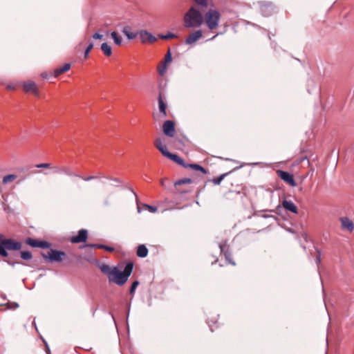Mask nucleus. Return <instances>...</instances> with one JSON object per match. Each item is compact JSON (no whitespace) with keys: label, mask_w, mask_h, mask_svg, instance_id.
Masks as SVG:
<instances>
[{"label":"nucleus","mask_w":354,"mask_h":354,"mask_svg":"<svg viewBox=\"0 0 354 354\" xmlns=\"http://www.w3.org/2000/svg\"><path fill=\"white\" fill-rule=\"evenodd\" d=\"M133 268V263L131 261L127 263L123 272H120L117 267H111L106 264L100 266L101 272L107 276L109 281L118 286H122L127 281Z\"/></svg>","instance_id":"obj_1"},{"label":"nucleus","mask_w":354,"mask_h":354,"mask_svg":"<svg viewBox=\"0 0 354 354\" xmlns=\"http://www.w3.org/2000/svg\"><path fill=\"white\" fill-rule=\"evenodd\" d=\"M154 145L164 156L172 160L178 165L185 167H189L195 171H200L205 174L207 173V170L201 165L197 164L185 165L181 158L176 154H174L168 151L166 145L164 144L162 138H157L154 141Z\"/></svg>","instance_id":"obj_2"},{"label":"nucleus","mask_w":354,"mask_h":354,"mask_svg":"<svg viewBox=\"0 0 354 354\" xmlns=\"http://www.w3.org/2000/svg\"><path fill=\"white\" fill-rule=\"evenodd\" d=\"M203 23V16L195 7H191L184 16V26L186 28H198Z\"/></svg>","instance_id":"obj_3"},{"label":"nucleus","mask_w":354,"mask_h":354,"mask_svg":"<svg viewBox=\"0 0 354 354\" xmlns=\"http://www.w3.org/2000/svg\"><path fill=\"white\" fill-rule=\"evenodd\" d=\"M22 247L21 242L16 241L12 239H6L4 235L0 234V256L7 257V250H19Z\"/></svg>","instance_id":"obj_4"},{"label":"nucleus","mask_w":354,"mask_h":354,"mask_svg":"<svg viewBox=\"0 0 354 354\" xmlns=\"http://www.w3.org/2000/svg\"><path fill=\"white\" fill-rule=\"evenodd\" d=\"M220 19V12L214 9H209L203 17V21L211 30H214L218 27Z\"/></svg>","instance_id":"obj_5"},{"label":"nucleus","mask_w":354,"mask_h":354,"mask_svg":"<svg viewBox=\"0 0 354 354\" xmlns=\"http://www.w3.org/2000/svg\"><path fill=\"white\" fill-rule=\"evenodd\" d=\"M35 167L42 169H53L54 170V173H63L68 176H73V175L72 169L70 167L68 166H52L50 163L44 162L37 164Z\"/></svg>","instance_id":"obj_6"},{"label":"nucleus","mask_w":354,"mask_h":354,"mask_svg":"<svg viewBox=\"0 0 354 354\" xmlns=\"http://www.w3.org/2000/svg\"><path fill=\"white\" fill-rule=\"evenodd\" d=\"M41 256L44 259L50 262H62L66 257V253L64 252L50 249L46 253L42 252Z\"/></svg>","instance_id":"obj_7"},{"label":"nucleus","mask_w":354,"mask_h":354,"mask_svg":"<svg viewBox=\"0 0 354 354\" xmlns=\"http://www.w3.org/2000/svg\"><path fill=\"white\" fill-rule=\"evenodd\" d=\"M138 35L142 44H153L156 41L157 38L146 30H141Z\"/></svg>","instance_id":"obj_8"},{"label":"nucleus","mask_w":354,"mask_h":354,"mask_svg":"<svg viewBox=\"0 0 354 354\" xmlns=\"http://www.w3.org/2000/svg\"><path fill=\"white\" fill-rule=\"evenodd\" d=\"M162 131L168 137H174L176 133L175 124L171 120H166L162 124Z\"/></svg>","instance_id":"obj_9"},{"label":"nucleus","mask_w":354,"mask_h":354,"mask_svg":"<svg viewBox=\"0 0 354 354\" xmlns=\"http://www.w3.org/2000/svg\"><path fill=\"white\" fill-rule=\"evenodd\" d=\"M277 174L278 177H279L281 179H282L283 181L287 183L290 186L295 187L297 185L292 174L282 170H277Z\"/></svg>","instance_id":"obj_10"},{"label":"nucleus","mask_w":354,"mask_h":354,"mask_svg":"<svg viewBox=\"0 0 354 354\" xmlns=\"http://www.w3.org/2000/svg\"><path fill=\"white\" fill-rule=\"evenodd\" d=\"M23 89L26 93H32L35 96L39 95V88L35 82L32 81L25 82L23 84Z\"/></svg>","instance_id":"obj_11"},{"label":"nucleus","mask_w":354,"mask_h":354,"mask_svg":"<svg viewBox=\"0 0 354 354\" xmlns=\"http://www.w3.org/2000/svg\"><path fill=\"white\" fill-rule=\"evenodd\" d=\"M88 238V232L86 230L82 229L79 230L77 235L73 236L70 239V241L73 243H79L86 242Z\"/></svg>","instance_id":"obj_12"},{"label":"nucleus","mask_w":354,"mask_h":354,"mask_svg":"<svg viewBox=\"0 0 354 354\" xmlns=\"http://www.w3.org/2000/svg\"><path fill=\"white\" fill-rule=\"evenodd\" d=\"M26 243L33 248H48L50 247L49 243L44 241L33 239L32 238H28L26 240Z\"/></svg>","instance_id":"obj_13"},{"label":"nucleus","mask_w":354,"mask_h":354,"mask_svg":"<svg viewBox=\"0 0 354 354\" xmlns=\"http://www.w3.org/2000/svg\"><path fill=\"white\" fill-rule=\"evenodd\" d=\"M341 223V229L352 232L354 230L353 222L348 217L344 216L339 218Z\"/></svg>","instance_id":"obj_14"},{"label":"nucleus","mask_w":354,"mask_h":354,"mask_svg":"<svg viewBox=\"0 0 354 354\" xmlns=\"http://www.w3.org/2000/svg\"><path fill=\"white\" fill-rule=\"evenodd\" d=\"M203 37V32L201 30H196L191 34H189L186 40L185 44L188 45H192L196 42L198 39H200Z\"/></svg>","instance_id":"obj_15"},{"label":"nucleus","mask_w":354,"mask_h":354,"mask_svg":"<svg viewBox=\"0 0 354 354\" xmlns=\"http://www.w3.org/2000/svg\"><path fill=\"white\" fill-rule=\"evenodd\" d=\"M282 207L292 213L297 214L298 209L297 207L294 204V203L291 201L284 200L282 201Z\"/></svg>","instance_id":"obj_16"},{"label":"nucleus","mask_w":354,"mask_h":354,"mask_svg":"<svg viewBox=\"0 0 354 354\" xmlns=\"http://www.w3.org/2000/svg\"><path fill=\"white\" fill-rule=\"evenodd\" d=\"M192 183V180L191 178H183V179H180L178 181H176L175 183H174V187L176 189V191L178 192V193H186L187 192V190H184V189H180L179 188V187L182 185H185V184H191Z\"/></svg>","instance_id":"obj_17"},{"label":"nucleus","mask_w":354,"mask_h":354,"mask_svg":"<svg viewBox=\"0 0 354 354\" xmlns=\"http://www.w3.org/2000/svg\"><path fill=\"white\" fill-rule=\"evenodd\" d=\"M219 248L221 250V252L225 255V259L229 261V263H230L233 266H235V263L232 261L230 259V254L228 252L229 246L227 245V243H220Z\"/></svg>","instance_id":"obj_18"},{"label":"nucleus","mask_w":354,"mask_h":354,"mask_svg":"<svg viewBox=\"0 0 354 354\" xmlns=\"http://www.w3.org/2000/svg\"><path fill=\"white\" fill-rule=\"evenodd\" d=\"M171 59H172L171 54L170 50H169L165 56V64L162 67L158 68V73L160 75H164V73H165V70H166V65L168 63L171 62Z\"/></svg>","instance_id":"obj_19"},{"label":"nucleus","mask_w":354,"mask_h":354,"mask_svg":"<svg viewBox=\"0 0 354 354\" xmlns=\"http://www.w3.org/2000/svg\"><path fill=\"white\" fill-rule=\"evenodd\" d=\"M71 68L70 64H65L63 66L57 68L54 70V76L55 77L59 76L61 74L67 72Z\"/></svg>","instance_id":"obj_20"},{"label":"nucleus","mask_w":354,"mask_h":354,"mask_svg":"<svg viewBox=\"0 0 354 354\" xmlns=\"http://www.w3.org/2000/svg\"><path fill=\"white\" fill-rule=\"evenodd\" d=\"M158 100V107H159L160 112L162 114L163 117H166L167 116V111H166L167 105L162 100L161 93L159 94Z\"/></svg>","instance_id":"obj_21"},{"label":"nucleus","mask_w":354,"mask_h":354,"mask_svg":"<svg viewBox=\"0 0 354 354\" xmlns=\"http://www.w3.org/2000/svg\"><path fill=\"white\" fill-rule=\"evenodd\" d=\"M148 250L145 245H140L137 249V255L139 257L144 258L147 256Z\"/></svg>","instance_id":"obj_22"},{"label":"nucleus","mask_w":354,"mask_h":354,"mask_svg":"<svg viewBox=\"0 0 354 354\" xmlns=\"http://www.w3.org/2000/svg\"><path fill=\"white\" fill-rule=\"evenodd\" d=\"M101 50L106 57H109L112 54V50L110 45L107 43H102L101 45Z\"/></svg>","instance_id":"obj_23"},{"label":"nucleus","mask_w":354,"mask_h":354,"mask_svg":"<svg viewBox=\"0 0 354 354\" xmlns=\"http://www.w3.org/2000/svg\"><path fill=\"white\" fill-rule=\"evenodd\" d=\"M113 192H110L106 193L104 195V196L102 198L103 205L108 207L111 205V196H113Z\"/></svg>","instance_id":"obj_24"},{"label":"nucleus","mask_w":354,"mask_h":354,"mask_svg":"<svg viewBox=\"0 0 354 354\" xmlns=\"http://www.w3.org/2000/svg\"><path fill=\"white\" fill-rule=\"evenodd\" d=\"M128 27H124L122 29V32L129 39H133L138 35V32H131L128 30Z\"/></svg>","instance_id":"obj_25"},{"label":"nucleus","mask_w":354,"mask_h":354,"mask_svg":"<svg viewBox=\"0 0 354 354\" xmlns=\"http://www.w3.org/2000/svg\"><path fill=\"white\" fill-rule=\"evenodd\" d=\"M111 36L116 45L120 46L122 44V39L120 36L118 35V34L116 32H112L111 33Z\"/></svg>","instance_id":"obj_26"},{"label":"nucleus","mask_w":354,"mask_h":354,"mask_svg":"<svg viewBox=\"0 0 354 354\" xmlns=\"http://www.w3.org/2000/svg\"><path fill=\"white\" fill-rule=\"evenodd\" d=\"M17 176L15 174H9V175L5 176L3 178L2 182L3 184H7L8 183L14 181L15 179H17Z\"/></svg>","instance_id":"obj_27"},{"label":"nucleus","mask_w":354,"mask_h":354,"mask_svg":"<svg viewBox=\"0 0 354 354\" xmlns=\"http://www.w3.org/2000/svg\"><path fill=\"white\" fill-rule=\"evenodd\" d=\"M73 176H77L79 178H80L81 179H82L84 181H91V180H95V179H97L99 178V176H79V175H75L73 174Z\"/></svg>","instance_id":"obj_28"},{"label":"nucleus","mask_w":354,"mask_h":354,"mask_svg":"<svg viewBox=\"0 0 354 354\" xmlns=\"http://www.w3.org/2000/svg\"><path fill=\"white\" fill-rule=\"evenodd\" d=\"M229 174V173H226V174H223L221 176H219L217 178H214L212 179V183L216 185H220V183H221V181L224 179V178L225 176H227V175Z\"/></svg>","instance_id":"obj_29"},{"label":"nucleus","mask_w":354,"mask_h":354,"mask_svg":"<svg viewBox=\"0 0 354 354\" xmlns=\"http://www.w3.org/2000/svg\"><path fill=\"white\" fill-rule=\"evenodd\" d=\"M158 37L162 39H169L176 38L177 35H176L174 33L169 32L167 35H159Z\"/></svg>","instance_id":"obj_30"},{"label":"nucleus","mask_w":354,"mask_h":354,"mask_svg":"<svg viewBox=\"0 0 354 354\" xmlns=\"http://www.w3.org/2000/svg\"><path fill=\"white\" fill-rule=\"evenodd\" d=\"M21 257L24 260H30L32 259V256L30 252L23 251L21 252Z\"/></svg>","instance_id":"obj_31"},{"label":"nucleus","mask_w":354,"mask_h":354,"mask_svg":"<svg viewBox=\"0 0 354 354\" xmlns=\"http://www.w3.org/2000/svg\"><path fill=\"white\" fill-rule=\"evenodd\" d=\"M143 206L145 207V209H147V210L152 213H155L157 212V207L155 206L149 205L147 204H144Z\"/></svg>","instance_id":"obj_32"},{"label":"nucleus","mask_w":354,"mask_h":354,"mask_svg":"<svg viewBox=\"0 0 354 354\" xmlns=\"http://www.w3.org/2000/svg\"><path fill=\"white\" fill-rule=\"evenodd\" d=\"M138 285H139V281H135L134 282H133V283L131 286L130 290H129V292L131 295H133L135 292V290Z\"/></svg>","instance_id":"obj_33"},{"label":"nucleus","mask_w":354,"mask_h":354,"mask_svg":"<svg viewBox=\"0 0 354 354\" xmlns=\"http://www.w3.org/2000/svg\"><path fill=\"white\" fill-rule=\"evenodd\" d=\"M93 43H91L86 48V49L84 51V57L85 58H87V57L88 56V54L90 53V51L93 49Z\"/></svg>","instance_id":"obj_34"},{"label":"nucleus","mask_w":354,"mask_h":354,"mask_svg":"<svg viewBox=\"0 0 354 354\" xmlns=\"http://www.w3.org/2000/svg\"><path fill=\"white\" fill-rule=\"evenodd\" d=\"M198 5L206 7L207 6V0H194Z\"/></svg>","instance_id":"obj_35"},{"label":"nucleus","mask_w":354,"mask_h":354,"mask_svg":"<svg viewBox=\"0 0 354 354\" xmlns=\"http://www.w3.org/2000/svg\"><path fill=\"white\" fill-rule=\"evenodd\" d=\"M103 37V35L100 34V33H95L93 35V38L95 39H102Z\"/></svg>","instance_id":"obj_36"},{"label":"nucleus","mask_w":354,"mask_h":354,"mask_svg":"<svg viewBox=\"0 0 354 354\" xmlns=\"http://www.w3.org/2000/svg\"><path fill=\"white\" fill-rule=\"evenodd\" d=\"M104 250L109 252H112L115 250V249L113 247H110V246H107V245L104 246Z\"/></svg>","instance_id":"obj_37"},{"label":"nucleus","mask_w":354,"mask_h":354,"mask_svg":"<svg viewBox=\"0 0 354 354\" xmlns=\"http://www.w3.org/2000/svg\"><path fill=\"white\" fill-rule=\"evenodd\" d=\"M96 245H97V244L89 243V244H86L85 246H82L81 248H82L84 247L96 248Z\"/></svg>","instance_id":"obj_38"},{"label":"nucleus","mask_w":354,"mask_h":354,"mask_svg":"<svg viewBox=\"0 0 354 354\" xmlns=\"http://www.w3.org/2000/svg\"><path fill=\"white\" fill-rule=\"evenodd\" d=\"M104 246H105V245L97 244L96 248H100V249H104Z\"/></svg>","instance_id":"obj_39"},{"label":"nucleus","mask_w":354,"mask_h":354,"mask_svg":"<svg viewBox=\"0 0 354 354\" xmlns=\"http://www.w3.org/2000/svg\"><path fill=\"white\" fill-rule=\"evenodd\" d=\"M165 180H166V178H162V179H161V180H160V185H161L162 186H165Z\"/></svg>","instance_id":"obj_40"},{"label":"nucleus","mask_w":354,"mask_h":354,"mask_svg":"<svg viewBox=\"0 0 354 354\" xmlns=\"http://www.w3.org/2000/svg\"><path fill=\"white\" fill-rule=\"evenodd\" d=\"M41 77H44V78H46L47 77V74L45 73H41Z\"/></svg>","instance_id":"obj_41"},{"label":"nucleus","mask_w":354,"mask_h":354,"mask_svg":"<svg viewBox=\"0 0 354 354\" xmlns=\"http://www.w3.org/2000/svg\"><path fill=\"white\" fill-rule=\"evenodd\" d=\"M7 88L9 89V90H11V89H14L15 88L13 86H8Z\"/></svg>","instance_id":"obj_42"},{"label":"nucleus","mask_w":354,"mask_h":354,"mask_svg":"<svg viewBox=\"0 0 354 354\" xmlns=\"http://www.w3.org/2000/svg\"><path fill=\"white\" fill-rule=\"evenodd\" d=\"M317 262H319V261H320V257H319V256H318V257H317Z\"/></svg>","instance_id":"obj_43"},{"label":"nucleus","mask_w":354,"mask_h":354,"mask_svg":"<svg viewBox=\"0 0 354 354\" xmlns=\"http://www.w3.org/2000/svg\"><path fill=\"white\" fill-rule=\"evenodd\" d=\"M18 306H19V305H18L17 304H16V303H15V304H14V308H17Z\"/></svg>","instance_id":"obj_44"},{"label":"nucleus","mask_w":354,"mask_h":354,"mask_svg":"<svg viewBox=\"0 0 354 354\" xmlns=\"http://www.w3.org/2000/svg\"><path fill=\"white\" fill-rule=\"evenodd\" d=\"M105 178H107V179H111V178L109 177V176H106Z\"/></svg>","instance_id":"obj_45"}]
</instances>
